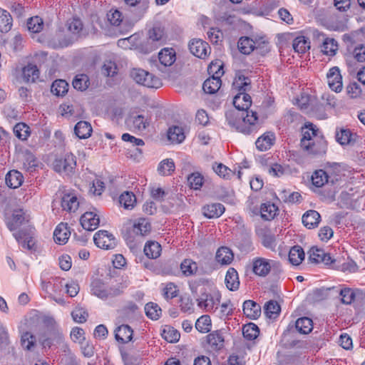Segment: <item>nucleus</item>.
<instances>
[{"label": "nucleus", "mask_w": 365, "mask_h": 365, "mask_svg": "<svg viewBox=\"0 0 365 365\" xmlns=\"http://www.w3.org/2000/svg\"><path fill=\"white\" fill-rule=\"evenodd\" d=\"M43 27V21L41 18L34 16L30 18L27 21V28L32 33L40 32Z\"/></svg>", "instance_id": "61"}, {"label": "nucleus", "mask_w": 365, "mask_h": 365, "mask_svg": "<svg viewBox=\"0 0 365 365\" xmlns=\"http://www.w3.org/2000/svg\"><path fill=\"white\" fill-rule=\"evenodd\" d=\"M221 293L218 290H212L210 292L205 289L200 292L196 299L197 307L204 312L215 313L218 309L221 301Z\"/></svg>", "instance_id": "2"}, {"label": "nucleus", "mask_w": 365, "mask_h": 365, "mask_svg": "<svg viewBox=\"0 0 365 365\" xmlns=\"http://www.w3.org/2000/svg\"><path fill=\"white\" fill-rule=\"evenodd\" d=\"M212 169L218 176L224 179H230L234 175L231 169L222 163L214 165Z\"/></svg>", "instance_id": "63"}, {"label": "nucleus", "mask_w": 365, "mask_h": 365, "mask_svg": "<svg viewBox=\"0 0 365 365\" xmlns=\"http://www.w3.org/2000/svg\"><path fill=\"white\" fill-rule=\"evenodd\" d=\"M73 86L75 89L85 91L89 86V78L86 74H78L73 81Z\"/></svg>", "instance_id": "59"}, {"label": "nucleus", "mask_w": 365, "mask_h": 365, "mask_svg": "<svg viewBox=\"0 0 365 365\" xmlns=\"http://www.w3.org/2000/svg\"><path fill=\"white\" fill-rule=\"evenodd\" d=\"M259 333V328L253 323H249L243 326V336L250 341L255 339Z\"/></svg>", "instance_id": "55"}, {"label": "nucleus", "mask_w": 365, "mask_h": 365, "mask_svg": "<svg viewBox=\"0 0 365 365\" xmlns=\"http://www.w3.org/2000/svg\"><path fill=\"white\" fill-rule=\"evenodd\" d=\"M312 183L316 187H322L329 182L334 183V179L324 170H315L311 176Z\"/></svg>", "instance_id": "20"}, {"label": "nucleus", "mask_w": 365, "mask_h": 365, "mask_svg": "<svg viewBox=\"0 0 365 365\" xmlns=\"http://www.w3.org/2000/svg\"><path fill=\"white\" fill-rule=\"evenodd\" d=\"M76 167V156L71 153H67L63 156L56 158L53 163V170L63 175H69L73 173Z\"/></svg>", "instance_id": "5"}, {"label": "nucleus", "mask_w": 365, "mask_h": 365, "mask_svg": "<svg viewBox=\"0 0 365 365\" xmlns=\"http://www.w3.org/2000/svg\"><path fill=\"white\" fill-rule=\"evenodd\" d=\"M224 337L220 331H213L207 335V343L214 350H220L224 346Z\"/></svg>", "instance_id": "36"}, {"label": "nucleus", "mask_w": 365, "mask_h": 365, "mask_svg": "<svg viewBox=\"0 0 365 365\" xmlns=\"http://www.w3.org/2000/svg\"><path fill=\"white\" fill-rule=\"evenodd\" d=\"M130 6H137V15L141 18L147 12L149 7V0H124Z\"/></svg>", "instance_id": "45"}, {"label": "nucleus", "mask_w": 365, "mask_h": 365, "mask_svg": "<svg viewBox=\"0 0 365 365\" xmlns=\"http://www.w3.org/2000/svg\"><path fill=\"white\" fill-rule=\"evenodd\" d=\"M205 182L204 176L198 172L192 173L187 177V182L191 189L199 190Z\"/></svg>", "instance_id": "48"}, {"label": "nucleus", "mask_w": 365, "mask_h": 365, "mask_svg": "<svg viewBox=\"0 0 365 365\" xmlns=\"http://www.w3.org/2000/svg\"><path fill=\"white\" fill-rule=\"evenodd\" d=\"M309 259L312 263H324V264H330L334 261L331 256L324 252V250L317 247H312L309 252Z\"/></svg>", "instance_id": "13"}, {"label": "nucleus", "mask_w": 365, "mask_h": 365, "mask_svg": "<svg viewBox=\"0 0 365 365\" xmlns=\"http://www.w3.org/2000/svg\"><path fill=\"white\" fill-rule=\"evenodd\" d=\"M317 130H315L312 125L310 126H306L305 129L303 130L302 138L301 139V147L302 148H308L309 143L315 139H319L320 137L317 135Z\"/></svg>", "instance_id": "33"}, {"label": "nucleus", "mask_w": 365, "mask_h": 365, "mask_svg": "<svg viewBox=\"0 0 365 365\" xmlns=\"http://www.w3.org/2000/svg\"><path fill=\"white\" fill-rule=\"evenodd\" d=\"M126 124L131 130L143 131L149 124V122L143 115H130L126 120Z\"/></svg>", "instance_id": "17"}, {"label": "nucleus", "mask_w": 365, "mask_h": 365, "mask_svg": "<svg viewBox=\"0 0 365 365\" xmlns=\"http://www.w3.org/2000/svg\"><path fill=\"white\" fill-rule=\"evenodd\" d=\"M161 251V245L155 241H149L144 247L145 255L150 259H156L160 257Z\"/></svg>", "instance_id": "38"}, {"label": "nucleus", "mask_w": 365, "mask_h": 365, "mask_svg": "<svg viewBox=\"0 0 365 365\" xmlns=\"http://www.w3.org/2000/svg\"><path fill=\"white\" fill-rule=\"evenodd\" d=\"M129 225L132 227L133 233L139 235H147L151 229L150 223L145 218H139L133 221H129Z\"/></svg>", "instance_id": "19"}, {"label": "nucleus", "mask_w": 365, "mask_h": 365, "mask_svg": "<svg viewBox=\"0 0 365 365\" xmlns=\"http://www.w3.org/2000/svg\"><path fill=\"white\" fill-rule=\"evenodd\" d=\"M278 207L271 202L262 203L260 207V214L262 219L271 220L277 215Z\"/></svg>", "instance_id": "32"}, {"label": "nucleus", "mask_w": 365, "mask_h": 365, "mask_svg": "<svg viewBox=\"0 0 365 365\" xmlns=\"http://www.w3.org/2000/svg\"><path fill=\"white\" fill-rule=\"evenodd\" d=\"M239 51L244 54H250L255 48V42L250 38L241 37L238 41Z\"/></svg>", "instance_id": "50"}, {"label": "nucleus", "mask_w": 365, "mask_h": 365, "mask_svg": "<svg viewBox=\"0 0 365 365\" xmlns=\"http://www.w3.org/2000/svg\"><path fill=\"white\" fill-rule=\"evenodd\" d=\"M117 44L123 49L136 48L139 44V36L133 34L128 38H120L118 41Z\"/></svg>", "instance_id": "43"}, {"label": "nucleus", "mask_w": 365, "mask_h": 365, "mask_svg": "<svg viewBox=\"0 0 365 365\" xmlns=\"http://www.w3.org/2000/svg\"><path fill=\"white\" fill-rule=\"evenodd\" d=\"M180 269L183 275L190 277L196 274L198 267L197 263L193 260L185 259L181 262Z\"/></svg>", "instance_id": "46"}, {"label": "nucleus", "mask_w": 365, "mask_h": 365, "mask_svg": "<svg viewBox=\"0 0 365 365\" xmlns=\"http://www.w3.org/2000/svg\"><path fill=\"white\" fill-rule=\"evenodd\" d=\"M274 140V134L272 132H267L257 138L255 145L259 150L266 151L273 145Z\"/></svg>", "instance_id": "23"}, {"label": "nucleus", "mask_w": 365, "mask_h": 365, "mask_svg": "<svg viewBox=\"0 0 365 365\" xmlns=\"http://www.w3.org/2000/svg\"><path fill=\"white\" fill-rule=\"evenodd\" d=\"M292 46L295 52L304 53L310 48L309 39L304 36H298L294 40Z\"/></svg>", "instance_id": "40"}, {"label": "nucleus", "mask_w": 365, "mask_h": 365, "mask_svg": "<svg viewBox=\"0 0 365 365\" xmlns=\"http://www.w3.org/2000/svg\"><path fill=\"white\" fill-rule=\"evenodd\" d=\"M81 225L83 229L93 231L96 230L100 223L98 215L94 212H86L81 217Z\"/></svg>", "instance_id": "15"}, {"label": "nucleus", "mask_w": 365, "mask_h": 365, "mask_svg": "<svg viewBox=\"0 0 365 365\" xmlns=\"http://www.w3.org/2000/svg\"><path fill=\"white\" fill-rule=\"evenodd\" d=\"M321 216L315 210H309L302 216V222L308 229H312L318 226L320 222Z\"/></svg>", "instance_id": "29"}, {"label": "nucleus", "mask_w": 365, "mask_h": 365, "mask_svg": "<svg viewBox=\"0 0 365 365\" xmlns=\"http://www.w3.org/2000/svg\"><path fill=\"white\" fill-rule=\"evenodd\" d=\"M338 50V43L334 39L331 38H326L324 39L322 51L327 56H333L336 54Z\"/></svg>", "instance_id": "51"}, {"label": "nucleus", "mask_w": 365, "mask_h": 365, "mask_svg": "<svg viewBox=\"0 0 365 365\" xmlns=\"http://www.w3.org/2000/svg\"><path fill=\"white\" fill-rule=\"evenodd\" d=\"M158 58L162 66H170L176 60L175 51L173 48H163L159 52Z\"/></svg>", "instance_id": "31"}, {"label": "nucleus", "mask_w": 365, "mask_h": 365, "mask_svg": "<svg viewBox=\"0 0 365 365\" xmlns=\"http://www.w3.org/2000/svg\"><path fill=\"white\" fill-rule=\"evenodd\" d=\"M29 222L28 216L21 210H16L10 217L6 219V225L11 231H15Z\"/></svg>", "instance_id": "11"}, {"label": "nucleus", "mask_w": 365, "mask_h": 365, "mask_svg": "<svg viewBox=\"0 0 365 365\" xmlns=\"http://www.w3.org/2000/svg\"><path fill=\"white\" fill-rule=\"evenodd\" d=\"M363 294L361 289L349 287H344L339 292L341 302L345 304H351L356 299L361 298Z\"/></svg>", "instance_id": "16"}, {"label": "nucleus", "mask_w": 365, "mask_h": 365, "mask_svg": "<svg viewBox=\"0 0 365 365\" xmlns=\"http://www.w3.org/2000/svg\"><path fill=\"white\" fill-rule=\"evenodd\" d=\"M71 235V232L66 223H60L53 232V240L58 245H65Z\"/></svg>", "instance_id": "18"}, {"label": "nucleus", "mask_w": 365, "mask_h": 365, "mask_svg": "<svg viewBox=\"0 0 365 365\" xmlns=\"http://www.w3.org/2000/svg\"><path fill=\"white\" fill-rule=\"evenodd\" d=\"M68 90V84L64 80H56L51 86V93L57 96L65 95Z\"/></svg>", "instance_id": "53"}, {"label": "nucleus", "mask_w": 365, "mask_h": 365, "mask_svg": "<svg viewBox=\"0 0 365 365\" xmlns=\"http://www.w3.org/2000/svg\"><path fill=\"white\" fill-rule=\"evenodd\" d=\"M251 81L244 76H238L232 83V90L237 91L233 98V104L237 110H228L226 120L235 130L250 135L259 128L258 117L256 112L248 111L252 105V99L246 91L250 89Z\"/></svg>", "instance_id": "1"}, {"label": "nucleus", "mask_w": 365, "mask_h": 365, "mask_svg": "<svg viewBox=\"0 0 365 365\" xmlns=\"http://www.w3.org/2000/svg\"><path fill=\"white\" fill-rule=\"evenodd\" d=\"M296 104L305 113L314 115L318 118H324V113H318L316 110L315 101L307 94H302L296 99Z\"/></svg>", "instance_id": "8"}, {"label": "nucleus", "mask_w": 365, "mask_h": 365, "mask_svg": "<svg viewBox=\"0 0 365 365\" xmlns=\"http://www.w3.org/2000/svg\"><path fill=\"white\" fill-rule=\"evenodd\" d=\"M304 259V252L299 246H294L290 249L289 259L294 265H299Z\"/></svg>", "instance_id": "49"}, {"label": "nucleus", "mask_w": 365, "mask_h": 365, "mask_svg": "<svg viewBox=\"0 0 365 365\" xmlns=\"http://www.w3.org/2000/svg\"><path fill=\"white\" fill-rule=\"evenodd\" d=\"M175 163L172 159L162 160L158 167V171L161 175H170L175 170Z\"/></svg>", "instance_id": "54"}, {"label": "nucleus", "mask_w": 365, "mask_h": 365, "mask_svg": "<svg viewBox=\"0 0 365 365\" xmlns=\"http://www.w3.org/2000/svg\"><path fill=\"white\" fill-rule=\"evenodd\" d=\"M234 259V254L231 249L227 247H220L215 255V259L221 265H228L232 263Z\"/></svg>", "instance_id": "26"}, {"label": "nucleus", "mask_w": 365, "mask_h": 365, "mask_svg": "<svg viewBox=\"0 0 365 365\" xmlns=\"http://www.w3.org/2000/svg\"><path fill=\"white\" fill-rule=\"evenodd\" d=\"M163 338L170 343H175L180 337V332L171 327H166L162 332Z\"/></svg>", "instance_id": "58"}, {"label": "nucleus", "mask_w": 365, "mask_h": 365, "mask_svg": "<svg viewBox=\"0 0 365 365\" xmlns=\"http://www.w3.org/2000/svg\"><path fill=\"white\" fill-rule=\"evenodd\" d=\"M15 135L20 140H26L30 135V128L24 123H19L14 127Z\"/></svg>", "instance_id": "60"}, {"label": "nucleus", "mask_w": 365, "mask_h": 365, "mask_svg": "<svg viewBox=\"0 0 365 365\" xmlns=\"http://www.w3.org/2000/svg\"><path fill=\"white\" fill-rule=\"evenodd\" d=\"M189 49L195 56L201 59L206 58L211 52L209 44L200 38L192 39L189 43Z\"/></svg>", "instance_id": "10"}, {"label": "nucleus", "mask_w": 365, "mask_h": 365, "mask_svg": "<svg viewBox=\"0 0 365 365\" xmlns=\"http://www.w3.org/2000/svg\"><path fill=\"white\" fill-rule=\"evenodd\" d=\"M327 144L325 140L320 138L309 143L308 148H302L309 155H318L326 153Z\"/></svg>", "instance_id": "25"}, {"label": "nucleus", "mask_w": 365, "mask_h": 365, "mask_svg": "<svg viewBox=\"0 0 365 365\" xmlns=\"http://www.w3.org/2000/svg\"><path fill=\"white\" fill-rule=\"evenodd\" d=\"M195 328L201 333H207L212 328L211 319L208 315H202L195 322Z\"/></svg>", "instance_id": "52"}, {"label": "nucleus", "mask_w": 365, "mask_h": 365, "mask_svg": "<svg viewBox=\"0 0 365 365\" xmlns=\"http://www.w3.org/2000/svg\"><path fill=\"white\" fill-rule=\"evenodd\" d=\"M226 287L230 291H236L240 287L238 273L235 268L230 267L225 277Z\"/></svg>", "instance_id": "27"}, {"label": "nucleus", "mask_w": 365, "mask_h": 365, "mask_svg": "<svg viewBox=\"0 0 365 365\" xmlns=\"http://www.w3.org/2000/svg\"><path fill=\"white\" fill-rule=\"evenodd\" d=\"M220 78L211 76L205 81L202 86V88L205 93L213 94L220 89Z\"/></svg>", "instance_id": "39"}, {"label": "nucleus", "mask_w": 365, "mask_h": 365, "mask_svg": "<svg viewBox=\"0 0 365 365\" xmlns=\"http://www.w3.org/2000/svg\"><path fill=\"white\" fill-rule=\"evenodd\" d=\"M165 41V29L160 26H154L148 31L145 48L142 47L141 50L144 53H150Z\"/></svg>", "instance_id": "6"}, {"label": "nucleus", "mask_w": 365, "mask_h": 365, "mask_svg": "<svg viewBox=\"0 0 365 365\" xmlns=\"http://www.w3.org/2000/svg\"><path fill=\"white\" fill-rule=\"evenodd\" d=\"M233 304L230 300L223 302L220 307L218 306L217 311L215 312L217 316L222 319H226L233 313Z\"/></svg>", "instance_id": "56"}, {"label": "nucleus", "mask_w": 365, "mask_h": 365, "mask_svg": "<svg viewBox=\"0 0 365 365\" xmlns=\"http://www.w3.org/2000/svg\"><path fill=\"white\" fill-rule=\"evenodd\" d=\"M225 208L221 203H211L202 207V213L207 218L220 217L225 212Z\"/></svg>", "instance_id": "22"}, {"label": "nucleus", "mask_w": 365, "mask_h": 365, "mask_svg": "<svg viewBox=\"0 0 365 365\" xmlns=\"http://www.w3.org/2000/svg\"><path fill=\"white\" fill-rule=\"evenodd\" d=\"M63 287V284L59 279L46 280L41 278V287L48 294V297L61 292Z\"/></svg>", "instance_id": "14"}, {"label": "nucleus", "mask_w": 365, "mask_h": 365, "mask_svg": "<svg viewBox=\"0 0 365 365\" xmlns=\"http://www.w3.org/2000/svg\"><path fill=\"white\" fill-rule=\"evenodd\" d=\"M12 26V18L10 14L0 8V31L7 33Z\"/></svg>", "instance_id": "44"}, {"label": "nucleus", "mask_w": 365, "mask_h": 365, "mask_svg": "<svg viewBox=\"0 0 365 365\" xmlns=\"http://www.w3.org/2000/svg\"><path fill=\"white\" fill-rule=\"evenodd\" d=\"M243 312L247 317L251 319H256L260 316V306L252 300H247L243 303Z\"/></svg>", "instance_id": "28"}, {"label": "nucleus", "mask_w": 365, "mask_h": 365, "mask_svg": "<svg viewBox=\"0 0 365 365\" xmlns=\"http://www.w3.org/2000/svg\"><path fill=\"white\" fill-rule=\"evenodd\" d=\"M133 334V331L130 327L126 324H122L115 330V338L118 342L125 344L131 341Z\"/></svg>", "instance_id": "24"}, {"label": "nucleus", "mask_w": 365, "mask_h": 365, "mask_svg": "<svg viewBox=\"0 0 365 365\" xmlns=\"http://www.w3.org/2000/svg\"><path fill=\"white\" fill-rule=\"evenodd\" d=\"M295 327L300 334H309L313 329L312 320L308 317L299 318L295 322Z\"/></svg>", "instance_id": "42"}, {"label": "nucleus", "mask_w": 365, "mask_h": 365, "mask_svg": "<svg viewBox=\"0 0 365 365\" xmlns=\"http://www.w3.org/2000/svg\"><path fill=\"white\" fill-rule=\"evenodd\" d=\"M145 312L147 317L152 320L158 319L162 313V310L160 307L153 302L146 304L145 307Z\"/></svg>", "instance_id": "57"}, {"label": "nucleus", "mask_w": 365, "mask_h": 365, "mask_svg": "<svg viewBox=\"0 0 365 365\" xmlns=\"http://www.w3.org/2000/svg\"><path fill=\"white\" fill-rule=\"evenodd\" d=\"M327 82L329 88L339 93L342 89V77L340 73V70L337 66H334L329 69L327 74Z\"/></svg>", "instance_id": "12"}, {"label": "nucleus", "mask_w": 365, "mask_h": 365, "mask_svg": "<svg viewBox=\"0 0 365 365\" xmlns=\"http://www.w3.org/2000/svg\"><path fill=\"white\" fill-rule=\"evenodd\" d=\"M207 71L211 76L220 78L224 73L222 63L220 60L212 61Z\"/></svg>", "instance_id": "62"}, {"label": "nucleus", "mask_w": 365, "mask_h": 365, "mask_svg": "<svg viewBox=\"0 0 365 365\" xmlns=\"http://www.w3.org/2000/svg\"><path fill=\"white\" fill-rule=\"evenodd\" d=\"M24 181L22 174L15 170L9 171L6 175V183L11 188L20 187Z\"/></svg>", "instance_id": "35"}, {"label": "nucleus", "mask_w": 365, "mask_h": 365, "mask_svg": "<svg viewBox=\"0 0 365 365\" xmlns=\"http://www.w3.org/2000/svg\"><path fill=\"white\" fill-rule=\"evenodd\" d=\"M13 235L24 249L29 251L35 250V240L29 234H26L23 231H18L14 232Z\"/></svg>", "instance_id": "21"}, {"label": "nucleus", "mask_w": 365, "mask_h": 365, "mask_svg": "<svg viewBox=\"0 0 365 365\" xmlns=\"http://www.w3.org/2000/svg\"><path fill=\"white\" fill-rule=\"evenodd\" d=\"M91 124L86 121H79L75 125L74 133L81 139H86L91 136L92 133Z\"/></svg>", "instance_id": "37"}, {"label": "nucleus", "mask_w": 365, "mask_h": 365, "mask_svg": "<svg viewBox=\"0 0 365 365\" xmlns=\"http://www.w3.org/2000/svg\"><path fill=\"white\" fill-rule=\"evenodd\" d=\"M130 76L137 83L148 88H158L162 86V81L158 77L143 69L133 68Z\"/></svg>", "instance_id": "3"}, {"label": "nucleus", "mask_w": 365, "mask_h": 365, "mask_svg": "<svg viewBox=\"0 0 365 365\" xmlns=\"http://www.w3.org/2000/svg\"><path fill=\"white\" fill-rule=\"evenodd\" d=\"M168 138L175 144H179L184 141L185 134L183 128L178 125H173L168 130Z\"/></svg>", "instance_id": "30"}, {"label": "nucleus", "mask_w": 365, "mask_h": 365, "mask_svg": "<svg viewBox=\"0 0 365 365\" xmlns=\"http://www.w3.org/2000/svg\"><path fill=\"white\" fill-rule=\"evenodd\" d=\"M119 202L125 209L131 210L136 203V197L133 192L125 191L120 195Z\"/></svg>", "instance_id": "47"}, {"label": "nucleus", "mask_w": 365, "mask_h": 365, "mask_svg": "<svg viewBox=\"0 0 365 365\" xmlns=\"http://www.w3.org/2000/svg\"><path fill=\"white\" fill-rule=\"evenodd\" d=\"M61 206L64 210L75 212L79 206V202L76 195L68 193L65 194L62 197Z\"/></svg>", "instance_id": "34"}, {"label": "nucleus", "mask_w": 365, "mask_h": 365, "mask_svg": "<svg viewBox=\"0 0 365 365\" xmlns=\"http://www.w3.org/2000/svg\"><path fill=\"white\" fill-rule=\"evenodd\" d=\"M279 262L278 261L257 257L252 260V272L259 277H266L272 269H278Z\"/></svg>", "instance_id": "4"}, {"label": "nucleus", "mask_w": 365, "mask_h": 365, "mask_svg": "<svg viewBox=\"0 0 365 365\" xmlns=\"http://www.w3.org/2000/svg\"><path fill=\"white\" fill-rule=\"evenodd\" d=\"M91 293L101 299H106L113 296L115 291L109 287L102 279H93L90 285Z\"/></svg>", "instance_id": "7"}, {"label": "nucleus", "mask_w": 365, "mask_h": 365, "mask_svg": "<svg viewBox=\"0 0 365 365\" xmlns=\"http://www.w3.org/2000/svg\"><path fill=\"white\" fill-rule=\"evenodd\" d=\"M23 78L26 82H34L39 76V71L36 65L28 64L23 68Z\"/></svg>", "instance_id": "41"}, {"label": "nucleus", "mask_w": 365, "mask_h": 365, "mask_svg": "<svg viewBox=\"0 0 365 365\" xmlns=\"http://www.w3.org/2000/svg\"><path fill=\"white\" fill-rule=\"evenodd\" d=\"M97 247L103 250H111L116 246L114 236L106 230H99L93 236Z\"/></svg>", "instance_id": "9"}, {"label": "nucleus", "mask_w": 365, "mask_h": 365, "mask_svg": "<svg viewBox=\"0 0 365 365\" xmlns=\"http://www.w3.org/2000/svg\"><path fill=\"white\" fill-rule=\"evenodd\" d=\"M21 343L24 349L30 350L35 345L36 337L29 331L23 332L21 335Z\"/></svg>", "instance_id": "64"}]
</instances>
